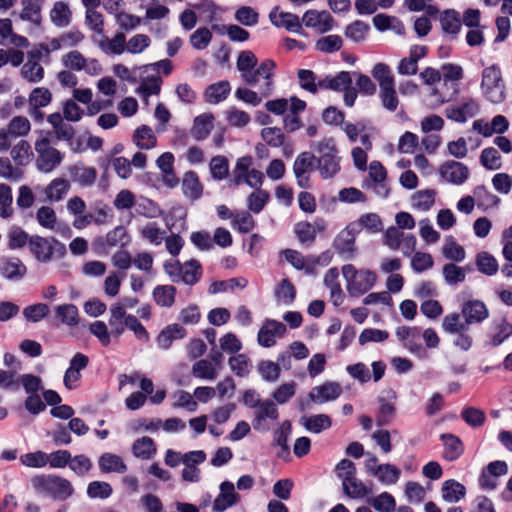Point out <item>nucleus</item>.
Instances as JSON below:
<instances>
[{
	"label": "nucleus",
	"mask_w": 512,
	"mask_h": 512,
	"mask_svg": "<svg viewBox=\"0 0 512 512\" xmlns=\"http://www.w3.org/2000/svg\"><path fill=\"white\" fill-rule=\"evenodd\" d=\"M476 266L479 272L488 276L495 275L499 269L498 261L488 252L477 254Z\"/></svg>",
	"instance_id": "nucleus-52"
},
{
	"label": "nucleus",
	"mask_w": 512,
	"mask_h": 512,
	"mask_svg": "<svg viewBox=\"0 0 512 512\" xmlns=\"http://www.w3.org/2000/svg\"><path fill=\"white\" fill-rule=\"evenodd\" d=\"M316 156L311 152H301L293 164V173L299 187L307 189L311 186L310 173L314 170Z\"/></svg>",
	"instance_id": "nucleus-9"
},
{
	"label": "nucleus",
	"mask_w": 512,
	"mask_h": 512,
	"mask_svg": "<svg viewBox=\"0 0 512 512\" xmlns=\"http://www.w3.org/2000/svg\"><path fill=\"white\" fill-rule=\"evenodd\" d=\"M479 111V105L474 99H467L459 106H449L445 110L446 117L455 122L464 123L474 117Z\"/></svg>",
	"instance_id": "nucleus-20"
},
{
	"label": "nucleus",
	"mask_w": 512,
	"mask_h": 512,
	"mask_svg": "<svg viewBox=\"0 0 512 512\" xmlns=\"http://www.w3.org/2000/svg\"><path fill=\"white\" fill-rule=\"evenodd\" d=\"M72 13L65 2H55L50 11V20L58 28L67 27L71 23Z\"/></svg>",
	"instance_id": "nucleus-39"
},
{
	"label": "nucleus",
	"mask_w": 512,
	"mask_h": 512,
	"mask_svg": "<svg viewBox=\"0 0 512 512\" xmlns=\"http://www.w3.org/2000/svg\"><path fill=\"white\" fill-rule=\"evenodd\" d=\"M239 500V495L235 492V486L230 481H224L220 485V493L213 503V511L223 512L235 505Z\"/></svg>",
	"instance_id": "nucleus-22"
},
{
	"label": "nucleus",
	"mask_w": 512,
	"mask_h": 512,
	"mask_svg": "<svg viewBox=\"0 0 512 512\" xmlns=\"http://www.w3.org/2000/svg\"><path fill=\"white\" fill-rule=\"evenodd\" d=\"M340 157L338 154L329 157H316L317 169L323 179H331L340 171Z\"/></svg>",
	"instance_id": "nucleus-37"
},
{
	"label": "nucleus",
	"mask_w": 512,
	"mask_h": 512,
	"mask_svg": "<svg viewBox=\"0 0 512 512\" xmlns=\"http://www.w3.org/2000/svg\"><path fill=\"white\" fill-rule=\"evenodd\" d=\"M231 370L239 377H246L252 368L250 359L245 354H236L229 358Z\"/></svg>",
	"instance_id": "nucleus-62"
},
{
	"label": "nucleus",
	"mask_w": 512,
	"mask_h": 512,
	"mask_svg": "<svg viewBox=\"0 0 512 512\" xmlns=\"http://www.w3.org/2000/svg\"><path fill=\"white\" fill-rule=\"evenodd\" d=\"M177 290L172 285H157L152 292L155 303L160 307H172L175 303Z\"/></svg>",
	"instance_id": "nucleus-41"
},
{
	"label": "nucleus",
	"mask_w": 512,
	"mask_h": 512,
	"mask_svg": "<svg viewBox=\"0 0 512 512\" xmlns=\"http://www.w3.org/2000/svg\"><path fill=\"white\" fill-rule=\"evenodd\" d=\"M372 76L379 84V89L395 85L391 69L387 64L377 63L372 70Z\"/></svg>",
	"instance_id": "nucleus-56"
},
{
	"label": "nucleus",
	"mask_w": 512,
	"mask_h": 512,
	"mask_svg": "<svg viewBox=\"0 0 512 512\" xmlns=\"http://www.w3.org/2000/svg\"><path fill=\"white\" fill-rule=\"evenodd\" d=\"M342 486L344 493L350 498H363L370 493L365 484L355 475L344 478Z\"/></svg>",
	"instance_id": "nucleus-43"
},
{
	"label": "nucleus",
	"mask_w": 512,
	"mask_h": 512,
	"mask_svg": "<svg viewBox=\"0 0 512 512\" xmlns=\"http://www.w3.org/2000/svg\"><path fill=\"white\" fill-rule=\"evenodd\" d=\"M367 502L378 512H393L396 507L394 496L388 492H382L375 497L368 498Z\"/></svg>",
	"instance_id": "nucleus-51"
},
{
	"label": "nucleus",
	"mask_w": 512,
	"mask_h": 512,
	"mask_svg": "<svg viewBox=\"0 0 512 512\" xmlns=\"http://www.w3.org/2000/svg\"><path fill=\"white\" fill-rule=\"evenodd\" d=\"M10 154L14 162L19 166L27 165L33 156L31 146L26 140H20L11 149Z\"/></svg>",
	"instance_id": "nucleus-53"
},
{
	"label": "nucleus",
	"mask_w": 512,
	"mask_h": 512,
	"mask_svg": "<svg viewBox=\"0 0 512 512\" xmlns=\"http://www.w3.org/2000/svg\"><path fill=\"white\" fill-rule=\"evenodd\" d=\"M342 274L347 282V291L351 296H360L369 291L375 284L377 275L371 270H357L354 265L342 267Z\"/></svg>",
	"instance_id": "nucleus-5"
},
{
	"label": "nucleus",
	"mask_w": 512,
	"mask_h": 512,
	"mask_svg": "<svg viewBox=\"0 0 512 512\" xmlns=\"http://www.w3.org/2000/svg\"><path fill=\"white\" fill-rule=\"evenodd\" d=\"M37 495L50 497L54 500L65 501L74 493L71 482L55 474H39L30 480Z\"/></svg>",
	"instance_id": "nucleus-2"
},
{
	"label": "nucleus",
	"mask_w": 512,
	"mask_h": 512,
	"mask_svg": "<svg viewBox=\"0 0 512 512\" xmlns=\"http://www.w3.org/2000/svg\"><path fill=\"white\" fill-rule=\"evenodd\" d=\"M42 3L43 0H22V11L20 18L23 21L31 22L33 25L39 27L42 21Z\"/></svg>",
	"instance_id": "nucleus-31"
},
{
	"label": "nucleus",
	"mask_w": 512,
	"mask_h": 512,
	"mask_svg": "<svg viewBox=\"0 0 512 512\" xmlns=\"http://www.w3.org/2000/svg\"><path fill=\"white\" fill-rule=\"evenodd\" d=\"M401 470L393 464H380L373 476L385 485H393L400 479Z\"/></svg>",
	"instance_id": "nucleus-44"
},
{
	"label": "nucleus",
	"mask_w": 512,
	"mask_h": 512,
	"mask_svg": "<svg viewBox=\"0 0 512 512\" xmlns=\"http://www.w3.org/2000/svg\"><path fill=\"white\" fill-rule=\"evenodd\" d=\"M97 44L107 55H121L126 51V36L123 32H117L112 38L102 35Z\"/></svg>",
	"instance_id": "nucleus-26"
},
{
	"label": "nucleus",
	"mask_w": 512,
	"mask_h": 512,
	"mask_svg": "<svg viewBox=\"0 0 512 512\" xmlns=\"http://www.w3.org/2000/svg\"><path fill=\"white\" fill-rule=\"evenodd\" d=\"M166 231L156 222H149L140 230L141 237L152 245L159 246L166 238Z\"/></svg>",
	"instance_id": "nucleus-47"
},
{
	"label": "nucleus",
	"mask_w": 512,
	"mask_h": 512,
	"mask_svg": "<svg viewBox=\"0 0 512 512\" xmlns=\"http://www.w3.org/2000/svg\"><path fill=\"white\" fill-rule=\"evenodd\" d=\"M181 188L184 196L192 201L200 199L204 189L197 173L194 171L184 173Z\"/></svg>",
	"instance_id": "nucleus-25"
},
{
	"label": "nucleus",
	"mask_w": 512,
	"mask_h": 512,
	"mask_svg": "<svg viewBox=\"0 0 512 512\" xmlns=\"http://www.w3.org/2000/svg\"><path fill=\"white\" fill-rule=\"evenodd\" d=\"M439 174L446 182L461 185L468 179L469 169L461 162L450 160L440 166Z\"/></svg>",
	"instance_id": "nucleus-13"
},
{
	"label": "nucleus",
	"mask_w": 512,
	"mask_h": 512,
	"mask_svg": "<svg viewBox=\"0 0 512 512\" xmlns=\"http://www.w3.org/2000/svg\"><path fill=\"white\" fill-rule=\"evenodd\" d=\"M396 336L399 341L412 353L421 356L425 355V349L420 343L421 330L419 327L400 326L396 329Z\"/></svg>",
	"instance_id": "nucleus-15"
},
{
	"label": "nucleus",
	"mask_w": 512,
	"mask_h": 512,
	"mask_svg": "<svg viewBox=\"0 0 512 512\" xmlns=\"http://www.w3.org/2000/svg\"><path fill=\"white\" fill-rule=\"evenodd\" d=\"M466 494V488L456 480L450 479L442 485V498L449 503L458 502Z\"/></svg>",
	"instance_id": "nucleus-45"
},
{
	"label": "nucleus",
	"mask_w": 512,
	"mask_h": 512,
	"mask_svg": "<svg viewBox=\"0 0 512 512\" xmlns=\"http://www.w3.org/2000/svg\"><path fill=\"white\" fill-rule=\"evenodd\" d=\"M342 394V387L339 383L327 381L322 385L315 386L309 393L310 399L318 404L336 400Z\"/></svg>",
	"instance_id": "nucleus-17"
},
{
	"label": "nucleus",
	"mask_w": 512,
	"mask_h": 512,
	"mask_svg": "<svg viewBox=\"0 0 512 512\" xmlns=\"http://www.w3.org/2000/svg\"><path fill=\"white\" fill-rule=\"evenodd\" d=\"M206 460L203 450L190 451L184 454L182 478L184 481L197 483L201 480V471L197 467Z\"/></svg>",
	"instance_id": "nucleus-11"
},
{
	"label": "nucleus",
	"mask_w": 512,
	"mask_h": 512,
	"mask_svg": "<svg viewBox=\"0 0 512 512\" xmlns=\"http://www.w3.org/2000/svg\"><path fill=\"white\" fill-rule=\"evenodd\" d=\"M27 273V267L17 257H4L0 259V274L8 280L19 281Z\"/></svg>",
	"instance_id": "nucleus-21"
},
{
	"label": "nucleus",
	"mask_w": 512,
	"mask_h": 512,
	"mask_svg": "<svg viewBox=\"0 0 512 512\" xmlns=\"http://www.w3.org/2000/svg\"><path fill=\"white\" fill-rule=\"evenodd\" d=\"M28 250L40 264H48L60 260L67 253L65 244L55 237H43L37 234L31 235Z\"/></svg>",
	"instance_id": "nucleus-3"
},
{
	"label": "nucleus",
	"mask_w": 512,
	"mask_h": 512,
	"mask_svg": "<svg viewBox=\"0 0 512 512\" xmlns=\"http://www.w3.org/2000/svg\"><path fill=\"white\" fill-rule=\"evenodd\" d=\"M286 331V326L282 322L267 319L258 332V343L266 348L272 347L276 344V338H282Z\"/></svg>",
	"instance_id": "nucleus-12"
},
{
	"label": "nucleus",
	"mask_w": 512,
	"mask_h": 512,
	"mask_svg": "<svg viewBox=\"0 0 512 512\" xmlns=\"http://www.w3.org/2000/svg\"><path fill=\"white\" fill-rule=\"evenodd\" d=\"M56 317L62 324L76 326L79 320L78 308L74 304H62L55 307Z\"/></svg>",
	"instance_id": "nucleus-49"
},
{
	"label": "nucleus",
	"mask_w": 512,
	"mask_h": 512,
	"mask_svg": "<svg viewBox=\"0 0 512 512\" xmlns=\"http://www.w3.org/2000/svg\"><path fill=\"white\" fill-rule=\"evenodd\" d=\"M203 274L202 266L196 259H190L182 264L180 282L188 286H194L199 282Z\"/></svg>",
	"instance_id": "nucleus-29"
},
{
	"label": "nucleus",
	"mask_w": 512,
	"mask_h": 512,
	"mask_svg": "<svg viewBox=\"0 0 512 512\" xmlns=\"http://www.w3.org/2000/svg\"><path fill=\"white\" fill-rule=\"evenodd\" d=\"M481 89L488 101L494 104L505 100V84L500 68L493 64L482 71Z\"/></svg>",
	"instance_id": "nucleus-6"
},
{
	"label": "nucleus",
	"mask_w": 512,
	"mask_h": 512,
	"mask_svg": "<svg viewBox=\"0 0 512 512\" xmlns=\"http://www.w3.org/2000/svg\"><path fill=\"white\" fill-rule=\"evenodd\" d=\"M258 373L266 382H275L279 379L281 368L279 364L271 360H262L257 366Z\"/></svg>",
	"instance_id": "nucleus-59"
},
{
	"label": "nucleus",
	"mask_w": 512,
	"mask_h": 512,
	"mask_svg": "<svg viewBox=\"0 0 512 512\" xmlns=\"http://www.w3.org/2000/svg\"><path fill=\"white\" fill-rule=\"evenodd\" d=\"M343 40L339 35H328L319 38L315 43V49L322 53H334L342 48Z\"/></svg>",
	"instance_id": "nucleus-57"
},
{
	"label": "nucleus",
	"mask_w": 512,
	"mask_h": 512,
	"mask_svg": "<svg viewBox=\"0 0 512 512\" xmlns=\"http://www.w3.org/2000/svg\"><path fill=\"white\" fill-rule=\"evenodd\" d=\"M436 195L435 189L419 190L411 196V206L415 210L427 212L433 207Z\"/></svg>",
	"instance_id": "nucleus-35"
},
{
	"label": "nucleus",
	"mask_w": 512,
	"mask_h": 512,
	"mask_svg": "<svg viewBox=\"0 0 512 512\" xmlns=\"http://www.w3.org/2000/svg\"><path fill=\"white\" fill-rule=\"evenodd\" d=\"M318 85L323 89L342 91L348 85H352L351 73L348 71H341L335 76L328 75L318 80Z\"/></svg>",
	"instance_id": "nucleus-34"
},
{
	"label": "nucleus",
	"mask_w": 512,
	"mask_h": 512,
	"mask_svg": "<svg viewBox=\"0 0 512 512\" xmlns=\"http://www.w3.org/2000/svg\"><path fill=\"white\" fill-rule=\"evenodd\" d=\"M275 296L279 303L291 305L296 298V289L288 279H283L275 290Z\"/></svg>",
	"instance_id": "nucleus-55"
},
{
	"label": "nucleus",
	"mask_w": 512,
	"mask_h": 512,
	"mask_svg": "<svg viewBox=\"0 0 512 512\" xmlns=\"http://www.w3.org/2000/svg\"><path fill=\"white\" fill-rule=\"evenodd\" d=\"M302 22L306 27L315 29L321 34L332 30L334 25V19L329 12L314 9H310L304 13Z\"/></svg>",
	"instance_id": "nucleus-14"
},
{
	"label": "nucleus",
	"mask_w": 512,
	"mask_h": 512,
	"mask_svg": "<svg viewBox=\"0 0 512 512\" xmlns=\"http://www.w3.org/2000/svg\"><path fill=\"white\" fill-rule=\"evenodd\" d=\"M65 68L73 71L84 70L86 74L97 76L102 73V66L95 58H85L78 50H72L61 58Z\"/></svg>",
	"instance_id": "nucleus-7"
},
{
	"label": "nucleus",
	"mask_w": 512,
	"mask_h": 512,
	"mask_svg": "<svg viewBox=\"0 0 512 512\" xmlns=\"http://www.w3.org/2000/svg\"><path fill=\"white\" fill-rule=\"evenodd\" d=\"M21 75L25 80L31 83H37L43 79L44 69L37 61L28 59L21 68Z\"/></svg>",
	"instance_id": "nucleus-63"
},
{
	"label": "nucleus",
	"mask_w": 512,
	"mask_h": 512,
	"mask_svg": "<svg viewBox=\"0 0 512 512\" xmlns=\"http://www.w3.org/2000/svg\"><path fill=\"white\" fill-rule=\"evenodd\" d=\"M301 422L306 430L312 433H321L331 427V418L326 414H316L312 416H304Z\"/></svg>",
	"instance_id": "nucleus-42"
},
{
	"label": "nucleus",
	"mask_w": 512,
	"mask_h": 512,
	"mask_svg": "<svg viewBox=\"0 0 512 512\" xmlns=\"http://www.w3.org/2000/svg\"><path fill=\"white\" fill-rule=\"evenodd\" d=\"M34 148L37 153L35 165L41 173L53 172L64 160L65 154L51 146V141L47 135L37 139Z\"/></svg>",
	"instance_id": "nucleus-4"
},
{
	"label": "nucleus",
	"mask_w": 512,
	"mask_h": 512,
	"mask_svg": "<svg viewBox=\"0 0 512 512\" xmlns=\"http://www.w3.org/2000/svg\"><path fill=\"white\" fill-rule=\"evenodd\" d=\"M231 224L234 229L246 234L254 229L255 220L249 212L241 211L234 214Z\"/></svg>",
	"instance_id": "nucleus-64"
},
{
	"label": "nucleus",
	"mask_w": 512,
	"mask_h": 512,
	"mask_svg": "<svg viewBox=\"0 0 512 512\" xmlns=\"http://www.w3.org/2000/svg\"><path fill=\"white\" fill-rule=\"evenodd\" d=\"M258 59L255 54L250 50H245L239 53L236 67L241 73L243 81L247 85L255 86L261 79L260 93L262 96L267 97L271 94L273 89V76L276 68V63L271 59H266L257 67Z\"/></svg>",
	"instance_id": "nucleus-1"
},
{
	"label": "nucleus",
	"mask_w": 512,
	"mask_h": 512,
	"mask_svg": "<svg viewBox=\"0 0 512 512\" xmlns=\"http://www.w3.org/2000/svg\"><path fill=\"white\" fill-rule=\"evenodd\" d=\"M31 236L18 226H12L8 232V246L10 249H20L24 246L29 247Z\"/></svg>",
	"instance_id": "nucleus-60"
},
{
	"label": "nucleus",
	"mask_w": 512,
	"mask_h": 512,
	"mask_svg": "<svg viewBox=\"0 0 512 512\" xmlns=\"http://www.w3.org/2000/svg\"><path fill=\"white\" fill-rule=\"evenodd\" d=\"M269 18L271 23L280 28H285L289 32L293 33H301L302 24L300 18L293 13L278 11V8H274L270 14Z\"/></svg>",
	"instance_id": "nucleus-19"
},
{
	"label": "nucleus",
	"mask_w": 512,
	"mask_h": 512,
	"mask_svg": "<svg viewBox=\"0 0 512 512\" xmlns=\"http://www.w3.org/2000/svg\"><path fill=\"white\" fill-rule=\"evenodd\" d=\"M461 312L468 325L481 323L489 316L487 306L480 300H468L464 302Z\"/></svg>",
	"instance_id": "nucleus-23"
},
{
	"label": "nucleus",
	"mask_w": 512,
	"mask_h": 512,
	"mask_svg": "<svg viewBox=\"0 0 512 512\" xmlns=\"http://www.w3.org/2000/svg\"><path fill=\"white\" fill-rule=\"evenodd\" d=\"M37 223L44 229L55 231L58 218L54 208L50 206H41L37 209L35 215Z\"/></svg>",
	"instance_id": "nucleus-48"
},
{
	"label": "nucleus",
	"mask_w": 512,
	"mask_h": 512,
	"mask_svg": "<svg viewBox=\"0 0 512 512\" xmlns=\"http://www.w3.org/2000/svg\"><path fill=\"white\" fill-rule=\"evenodd\" d=\"M230 92V83L227 80H222L209 85L204 92V97L206 102L210 104H218L224 101Z\"/></svg>",
	"instance_id": "nucleus-28"
},
{
	"label": "nucleus",
	"mask_w": 512,
	"mask_h": 512,
	"mask_svg": "<svg viewBox=\"0 0 512 512\" xmlns=\"http://www.w3.org/2000/svg\"><path fill=\"white\" fill-rule=\"evenodd\" d=\"M99 469L103 473H124L127 470L122 458L116 454L103 453L98 460Z\"/></svg>",
	"instance_id": "nucleus-38"
},
{
	"label": "nucleus",
	"mask_w": 512,
	"mask_h": 512,
	"mask_svg": "<svg viewBox=\"0 0 512 512\" xmlns=\"http://www.w3.org/2000/svg\"><path fill=\"white\" fill-rule=\"evenodd\" d=\"M192 375L195 378L213 381L219 374L218 367L208 359H200L192 365Z\"/></svg>",
	"instance_id": "nucleus-40"
},
{
	"label": "nucleus",
	"mask_w": 512,
	"mask_h": 512,
	"mask_svg": "<svg viewBox=\"0 0 512 512\" xmlns=\"http://www.w3.org/2000/svg\"><path fill=\"white\" fill-rule=\"evenodd\" d=\"M68 173L72 182L81 187H91L97 179V170L94 167L86 166L82 162L69 166Z\"/></svg>",
	"instance_id": "nucleus-16"
},
{
	"label": "nucleus",
	"mask_w": 512,
	"mask_h": 512,
	"mask_svg": "<svg viewBox=\"0 0 512 512\" xmlns=\"http://www.w3.org/2000/svg\"><path fill=\"white\" fill-rule=\"evenodd\" d=\"M134 456L149 459L156 453V447L152 438L144 436L137 439L132 446Z\"/></svg>",
	"instance_id": "nucleus-54"
},
{
	"label": "nucleus",
	"mask_w": 512,
	"mask_h": 512,
	"mask_svg": "<svg viewBox=\"0 0 512 512\" xmlns=\"http://www.w3.org/2000/svg\"><path fill=\"white\" fill-rule=\"evenodd\" d=\"M439 22L443 33L450 40L457 38L462 28L460 12L454 9H446L440 13Z\"/></svg>",
	"instance_id": "nucleus-18"
},
{
	"label": "nucleus",
	"mask_w": 512,
	"mask_h": 512,
	"mask_svg": "<svg viewBox=\"0 0 512 512\" xmlns=\"http://www.w3.org/2000/svg\"><path fill=\"white\" fill-rule=\"evenodd\" d=\"M441 440L444 445L443 457L445 460L455 461L463 454L464 447L459 437L453 434H442Z\"/></svg>",
	"instance_id": "nucleus-32"
},
{
	"label": "nucleus",
	"mask_w": 512,
	"mask_h": 512,
	"mask_svg": "<svg viewBox=\"0 0 512 512\" xmlns=\"http://www.w3.org/2000/svg\"><path fill=\"white\" fill-rule=\"evenodd\" d=\"M369 30L370 26L367 23L356 20L346 26L344 34L353 42H361L365 40Z\"/></svg>",
	"instance_id": "nucleus-58"
},
{
	"label": "nucleus",
	"mask_w": 512,
	"mask_h": 512,
	"mask_svg": "<svg viewBox=\"0 0 512 512\" xmlns=\"http://www.w3.org/2000/svg\"><path fill=\"white\" fill-rule=\"evenodd\" d=\"M512 335V324L504 317L495 318L491 322L488 336L494 347L501 345Z\"/></svg>",
	"instance_id": "nucleus-24"
},
{
	"label": "nucleus",
	"mask_w": 512,
	"mask_h": 512,
	"mask_svg": "<svg viewBox=\"0 0 512 512\" xmlns=\"http://www.w3.org/2000/svg\"><path fill=\"white\" fill-rule=\"evenodd\" d=\"M351 224L358 225V233H360L362 229H367L371 233H378L383 229L381 218L376 213L363 214L357 221L351 222Z\"/></svg>",
	"instance_id": "nucleus-50"
},
{
	"label": "nucleus",
	"mask_w": 512,
	"mask_h": 512,
	"mask_svg": "<svg viewBox=\"0 0 512 512\" xmlns=\"http://www.w3.org/2000/svg\"><path fill=\"white\" fill-rule=\"evenodd\" d=\"M214 116L210 113H204L194 119L193 127L191 129L192 137L201 141L208 137L213 129Z\"/></svg>",
	"instance_id": "nucleus-30"
},
{
	"label": "nucleus",
	"mask_w": 512,
	"mask_h": 512,
	"mask_svg": "<svg viewBox=\"0 0 512 512\" xmlns=\"http://www.w3.org/2000/svg\"><path fill=\"white\" fill-rule=\"evenodd\" d=\"M473 197L478 207L488 208L496 206L500 202V199L483 185L474 188Z\"/></svg>",
	"instance_id": "nucleus-61"
},
{
	"label": "nucleus",
	"mask_w": 512,
	"mask_h": 512,
	"mask_svg": "<svg viewBox=\"0 0 512 512\" xmlns=\"http://www.w3.org/2000/svg\"><path fill=\"white\" fill-rule=\"evenodd\" d=\"M209 171L213 180L222 181L229 176V161L223 155L213 156L209 163Z\"/></svg>",
	"instance_id": "nucleus-46"
},
{
	"label": "nucleus",
	"mask_w": 512,
	"mask_h": 512,
	"mask_svg": "<svg viewBox=\"0 0 512 512\" xmlns=\"http://www.w3.org/2000/svg\"><path fill=\"white\" fill-rule=\"evenodd\" d=\"M186 331L179 324H171L164 328L157 336V344L161 349H169L174 340L185 337Z\"/></svg>",
	"instance_id": "nucleus-33"
},
{
	"label": "nucleus",
	"mask_w": 512,
	"mask_h": 512,
	"mask_svg": "<svg viewBox=\"0 0 512 512\" xmlns=\"http://www.w3.org/2000/svg\"><path fill=\"white\" fill-rule=\"evenodd\" d=\"M133 143L143 150H149L157 145V137L151 127L147 125L139 126L133 133Z\"/></svg>",
	"instance_id": "nucleus-36"
},
{
	"label": "nucleus",
	"mask_w": 512,
	"mask_h": 512,
	"mask_svg": "<svg viewBox=\"0 0 512 512\" xmlns=\"http://www.w3.org/2000/svg\"><path fill=\"white\" fill-rule=\"evenodd\" d=\"M70 182L62 177L54 178L45 188L44 193L48 201L60 202L70 190Z\"/></svg>",
	"instance_id": "nucleus-27"
},
{
	"label": "nucleus",
	"mask_w": 512,
	"mask_h": 512,
	"mask_svg": "<svg viewBox=\"0 0 512 512\" xmlns=\"http://www.w3.org/2000/svg\"><path fill=\"white\" fill-rule=\"evenodd\" d=\"M278 418L279 411L276 403L272 399H266L256 408L252 425L255 430L266 432L270 429L267 420L277 421Z\"/></svg>",
	"instance_id": "nucleus-10"
},
{
	"label": "nucleus",
	"mask_w": 512,
	"mask_h": 512,
	"mask_svg": "<svg viewBox=\"0 0 512 512\" xmlns=\"http://www.w3.org/2000/svg\"><path fill=\"white\" fill-rule=\"evenodd\" d=\"M358 225L349 223L333 241V247L344 260L355 258L357 248L355 246Z\"/></svg>",
	"instance_id": "nucleus-8"
}]
</instances>
